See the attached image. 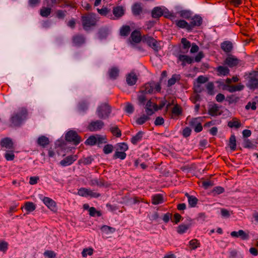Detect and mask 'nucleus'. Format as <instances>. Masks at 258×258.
<instances>
[{
	"instance_id": "obj_9",
	"label": "nucleus",
	"mask_w": 258,
	"mask_h": 258,
	"mask_svg": "<svg viewBox=\"0 0 258 258\" xmlns=\"http://www.w3.org/2000/svg\"><path fill=\"white\" fill-rule=\"evenodd\" d=\"M78 194L79 196L85 197L98 198L100 195L89 188L82 187L78 190Z\"/></svg>"
},
{
	"instance_id": "obj_53",
	"label": "nucleus",
	"mask_w": 258,
	"mask_h": 258,
	"mask_svg": "<svg viewBox=\"0 0 258 258\" xmlns=\"http://www.w3.org/2000/svg\"><path fill=\"white\" fill-rule=\"evenodd\" d=\"M124 111L128 114H132L134 111V107L131 103L127 102L125 104Z\"/></svg>"
},
{
	"instance_id": "obj_13",
	"label": "nucleus",
	"mask_w": 258,
	"mask_h": 258,
	"mask_svg": "<svg viewBox=\"0 0 258 258\" xmlns=\"http://www.w3.org/2000/svg\"><path fill=\"white\" fill-rule=\"evenodd\" d=\"M239 62V60L233 55H230L226 58L224 64L230 68L237 66Z\"/></svg>"
},
{
	"instance_id": "obj_5",
	"label": "nucleus",
	"mask_w": 258,
	"mask_h": 258,
	"mask_svg": "<svg viewBox=\"0 0 258 258\" xmlns=\"http://www.w3.org/2000/svg\"><path fill=\"white\" fill-rule=\"evenodd\" d=\"M142 90L146 93H155L160 91L161 86L159 83L152 82L146 84Z\"/></svg>"
},
{
	"instance_id": "obj_58",
	"label": "nucleus",
	"mask_w": 258,
	"mask_h": 258,
	"mask_svg": "<svg viewBox=\"0 0 258 258\" xmlns=\"http://www.w3.org/2000/svg\"><path fill=\"white\" fill-rule=\"evenodd\" d=\"M201 121V119L200 117L193 118L189 121V124L192 127H194Z\"/></svg>"
},
{
	"instance_id": "obj_23",
	"label": "nucleus",
	"mask_w": 258,
	"mask_h": 258,
	"mask_svg": "<svg viewBox=\"0 0 258 258\" xmlns=\"http://www.w3.org/2000/svg\"><path fill=\"white\" fill-rule=\"evenodd\" d=\"M73 42L76 46H80L85 42V38L82 35H76L73 37Z\"/></svg>"
},
{
	"instance_id": "obj_32",
	"label": "nucleus",
	"mask_w": 258,
	"mask_h": 258,
	"mask_svg": "<svg viewBox=\"0 0 258 258\" xmlns=\"http://www.w3.org/2000/svg\"><path fill=\"white\" fill-rule=\"evenodd\" d=\"M163 15V11L161 8L155 7L152 12V16L154 18H158Z\"/></svg>"
},
{
	"instance_id": "obj_41",
	"label": "nucleus",
	"mask_w": 258,
	"mask_h": 258,
	"mask_svg": "<svg viewBox=\"0 0 258 258\" xmlns=\"http://www.w3.org/2000/svg\"><path fill=\"white\" fill-rule=\"evenodd\" d=\"M97 135L95 136H91L88 138L85 141V144L86 145H89L91 146L97 144Z\"/></svg>"
},
{
	"instance_id": "obj_11",
	"label": "nucleus",
	"mask_w": 258,
	"mask_h": 258,
	"mask_svg": "<svg viewBox=\"0 0 258 258\" xmlns=\"http://www.w3.org/2000/svg\"><path fill=\"white\" fill-rule=\"evenodd\" d=\"M104 125V122L99 120L91 121L88 126V129L91 132L100 130Z\"/></svg>"
},
{
	"instance_id": "obj_62",
	"label": "nucleus",
	"mask_w": 258,
	"mask_h": 258,
	"mask_svg": "<svg viewBox=\"0 0 258 258\" xmlns=\"http://www.w3.org/2000/svg\"><path fill=\"white\" fill-rule=\"evenodd\" d=\"M93 160V158L91 156H89V157H87L86 158H84L82 159L80 161V162L83 163L84 164L88 165V164H91Z\"/></svg>"
},
{
	"instance_id": "obj_26",
	"label": "nucleus",
	"mask_w": 258,
	"mask_h": 258,
	"mask_svg": "<svg viewBox=\"0 0 258 258\" xmlns=\"http://www.w3.org/2000/svg\"><path fill=\"white\" fill-rule=\"evenodd\" d=\"M37 143L39 146L44 148L49 144V140L46 136H41L38 138Z\"/></svg>"
},
{
	"instance_id": "obj_29",
	"label": "nucleus",
	"mask_w": 258,
	"mask_h": 258,
	"mask_svg": "<svg viewBox=\"0 0 258 258\" xmlns=\"http://www.w3.org/2000/svg\"><path fill=\"white\" fill-rule=\"evenodd\" d=\"M142 7L141 5L136 3L132 7V12L135 16H139L142 13Z\"/></svg>"
},
{
	"instance_id": "obj_64",
	"label": "nucleus",
	"mask_w": 258,
	"mask_h": 258,
	"mask_svg": "<svg viewBox=\"0 0 258 258\" xmlns=\"http://www.w3.org/2000/svg\"><path fill=\"white\" fill-rule=\"evenodd\" d=\"M43 254L48 258H54L56 256V254L52 250H46Z\"/></svg>"
},
{
	"instance_id": "obj_22",
	"label": "nucleus",
	"mask_w": 258,
	"mask_h": 258,
	"mask_svg": "<svg viewBox=\"0 0 258 258\" xmlns=\"http://www.w3.org/2000/svg\"><path fill=\"white\" fill-rule=\"evenodd\" d=\"M178 58L182 62V65L183 66L186 64H191L193 62L192 58L186 55H179Z\"/></svg>"
},
{
	"instance_id": "obj_42",
	"label": "nucleus",
	"mask_w": 258,
	"mask_h": 258,
	"mask_svg": "<svg viewBox=\"0 0 258 258\" xmlns=\"http://www.w3.org/2000/svg\"><path fill=\"white\" fill-rule=\"evenodd\" d=\"M149 115L143 114L140 117L138 118L136 120V122L137 124L142 125L146 122L147 120L149 119Z\"/></svg>"
},
{
	"instance_id": "obj_15",
	"label": "nucleus",
	"mask_w": 258,
	"mask_h": 258,
	"mask_svg": "<svg viewBox=\"0 0 258 258\" xmlns=\"http://www.w3.org/2000/svg\"><path fill=\"white\" fill-rule=\"evenodd\" d=\"M146 112L148 115H151L154 113V110H157V105L151 100L148 101L146 107Z\"/></svg>"
},
{
	"instance_id": "obj_54",
	"label": "nucleus",
	"mask_w": 258,
	"mask_h": 258,
	"mask_svg": "<svg viewBox=\"0 0 258 258\" xmlns=\"http://www.w3.org/2000/svg\"><path fill=\"white\" fill-rule=\"evenodd\" d=\"M181 42L183 45V48L185 49H188L191 46L190 42L185 38H182Z\"/></svg>"
},
{
	"instance_id": "obj_6",
	"label": "nucleus",
	"mask_w": 258,
	"mask_h": 258,
	"mask_svg": "<svg viewBox=\"0 0 258 258\" xmlns=\"http://www.w3.org/2000/svg\"><path fill=\"white\" fill-rule=\"evenodd\" d=\"M142 41L146 42L151 47H152L155 51H158L160 49L158 42L153 38L148 35H144L142 37Z\"/></svg>"
},
{
	"instance_id": "obj_49",
	"label": "nucleus",
	"mask_w": 258,
	"mask_h": 258,
	"mask_svg": "<svg viewBox=\"0 0 258 258\" xmlns=\"http://www.w3.org/2000/svg\"><path fill=\"white\" fill-rule=\"evenodd\" d=\"M130 27L128 26H123L120 31V35L125 36L128 35L130 32Z\"/></svg>"
},
{
	"instance_id": "obj_34",
	"label": "nucleus",
	"mask_w": 258,
	"mask_h": 258,
	"mask_svg": "<svg viewBox=\"0 0 258 258\" xmlns=\"http://www.w3.org/2000/svg\"><path fill=\"white\" fill-rule=\"evenodd\" d=\"M185 196L188 199V202L189 205L191 207H195L198 203L197 198L194 196H190L187 193L185 194Z\"/></svg>"
},
{
	"instance_id": "obj_46",
	"label": "nucleus",
	"mask_w": 258,
	"mask_h": 258,
	"mask_svg": "<svg viewBox=\"0 0 258 258\" xmlns=\"http://www.w3.org/2000/svg\"><path fill=\"white\" fill-rule=\"evenodd\" d=\"M126 154L125 152L122 151H116L113 155L114 159H120L123 160L126 158Z\"/></svg>"
},
{
	"instance_id": "obj_4",
	"label": "nucleus",
	"mask_w": 258,
	"mask_h": 258,
	"mask_svg": "<svg viewBox=\"0 0 258 258\" xmlns=\"http://www.w3.org/2000/svg\"><path fill=\"white\" fill-rule=\"evenodd\" d=\"M110 112L111 108L107 103H103L99 106L96 111L98 117L102 119L108 117Z\"/></svg>"
},
{
	"instance_id": "obj_20",
	"label": "nucleus",
	"mask_w": 258,
	"mask_h": 258,
	"mask_svg": "<svg viewBox=\"0 0 258 258\" xmlns=\"http://www.w3.org/2000/svg\"><path fill=\"white\" fill-rule=\"evenodd\" d=\"M1 145L3 148L6 149H12L13 148V144L11 139L6 138L2 139L1 141Z\"/></svg>"
},
{
	"instance_id": "obj_36",
	"label": "nucleus",
	"mask_w": 258,
	"mask_h": 258,
	"mask_svg": "<svg viewBox=\"0 0 258 258\" xmlns=\"http://www.w3.org/2000/svg\"><path fill=\"white\" fill-rule=\"evenodd\" d=\"M143 133L142 132H138L135 136H134L132 139V143L135 145L137 144L139 142L141 141L143 137Z\"/></svg>"
},
{
	"instance_id": "obj_30",
	"label": "nucleus",
	"mask_w": 258,
	"mask_h": 258,
	"mask_svg": "<svg viewBox=\"0 0 258 258\" xmlns=\"http://www.w3.org/2000/svg\"><path fill=\"white\" fill-rule=\"evenodd\" d=\"M182 108L181 107L179 106L178 104H176L174 105V106L173 107L171 112H172V117H175V116H178L182 113Z\"/></svg>"
},
{
	"instance_id": "obj_12",
	"label": "nucleus",
	"mask_w": 258,
	"mask_h": 258,
	"mask_svg": "<svg viewBox=\"0 0 258 258\" xmlns=\"http://www.w3.org/2000/svg\"><path fill=\"white\" fill-rule=\"evenodd\" d=\"M189 25L191 28V31L194 28L200 26L203 22V19L199 15H196L193 17H191Z\"/></svg>"
},
{
	"instance_id": "obj_52",
	"label": "nucleus",
	"mask_w": 258,
	"mask_h": 258,
	"mask_svg": "<svg viewBox=\"0 0 258 258\" xmlns=\"http://www.w3.org/2000/svg\"><path fill=\"white\" fill-rule=\"evenodd\" d=\"M93 249L91 247L84 248L82 252V256L85 257L88 255H92L93 253Z\"/></svg>"
},
{
	"instance_id": "obj_55",
	"label": "nucleus",
	"mask_w": 258,
	"mask_h": 258,
	"mask_svg": "<svg viewBox=\"0 0 258 258\" xmlns=\"http://www.w3.org/2000/svg\"><path fill=\"white\" fill-rule=\"evenodd\" d=\"M113 150V147L112 145L107 144L103 148V152L105 154H108L111 153Z\"/></svg>"
},
{
	"instance_id": "obj_56",
	"label": "nucleus",
	"mask_w": 258,
	"mask_h": 258,
	"mask_svg": "<svg viewBox=\"0 0 258 258\" xmlns=\"http://www.w3.org/2000/svg\"><path fill=\"white\" fill-rule=\"evenodd\" d=\"M118 149L122 152H125L128 149V145L125 143H120L117 145Z\"/></svg>"
},
{
	"instance_id": "obj_38",
	"label": "nucleus",
	"mask_w": 258,
	"mask_h": 258,
	"mask_svg": "<svg viewBox=\"0 0 258 258\" xmlns=\"http://www.w3.org/2000/svg\"><path fill=\"white\" fill-rule=\"evenodd\" d=\"M229 148L231 150L234 151L236 149V138L235 136L232 135L231 136L229 139Z\"/></svg>"
},
{
	"instance_id": "obj_48",
	"label": "nucleus",
	"mask_w": 258,
	"mask_h": 258,
	"mask_svg": "<svg viewBox=\"0 0 258 258\" xmlns=\"http://www.w3.org/2000/svg\"><path fill=\"white\" fill-rule=\"evenodd\" d=\"M145 94L146 93L143 92V90H142L141 92L138 95V100L141 104L144 105L145 103L147 100Z\"/></svg>"
},
{
	"instance_id": "obj_16",
	"label": "nucleus",
	"mask_w": 258,
	"mask_h": 258,
	"mask_svg": "<svg viewBox=\"0 0 258 258\" xmlns=\"http://www.w3.org/2000/svg\"><path fill=\"white\" fill-rule=\"evenodd\" d=\"M230 235L233 237H240L242 240H247L249 238V235L242 230H239L238 231H232Z\"/></svg>"
},
{
	"instance_id": "obj_10",
	"label": "nucleus",
	"mask_w": 258,
	"mask_h": 258,
	"mask_svg": "<svg viewBox=\"0 0 258 258\" xmlns=\"http://www.w3.org/2000/svg\"><path fill=\"white\" fill-rule=\"evenodd\" d=\"M43 204L51 211L55 212L57 210L56 202L51 198L41 196L40 198Z\"/></svg>"
},
{
	"instance_id": "obj_17",
	"label": "nucleus",
	"mask_w": 258,
	"mask_h": 258,
	"mask_svg": "<svg viewBox=\"0 0 258 258\" xmlns=\"http://www.w3.org/2000/svg\"><path fill=\"white\" fill-rule=\"evenodd\" d=\"M176 26L181 29H185L187 31H191V28L186 21L184 20H177L175 21Z\"/></svg>"
},
{
	"instance_id": "obj_28",
	"label": "nucleus",
	"mask_w": 258,
	"mask_h": 258,
	"mask_svg": "<svg viewBox=\"0 0 258 258\" xmlns=\"http://www.w3.org/2000/svg\"><path fill=\"white\" fill-rule=\"evenodd\" d=\"M241 125L240 121L236 118H233L231 120L228 122V126L230 128H238Z\"/></svg>"
},
{
	"instance_id": "obj_31",
	"label": "nucleus",
	"mask_w": 258,
	"mask_h": 258,
	"mask_svg": "<svg viewBox=\"0 0 258 258\" xmlns=\"http://www.w3.org/2000/svg\"><path fill=\"white\" fill-rule=\"evenodd\" d=\"M23 207L27 212L30 213L35 210L36 205L32 202H26Z\"/></svg>"
},
{
	"instance_id": "obj_45",
	"label": "nucleus",
	"mask_w": 258,
	"mask_h": 258,
	"mask_svg": "<svg viewBox=\"0 0 258 258\" xmlns=\"http://www.w3.org/2000/svg\"><path fill=\"white\" fill-rule=\"evenodd\" d=\"M189 246L191 249H196L198 247H200V243L197 239H194L189 242Z\"/></svg>"
},
{
	"instance_id": "obj_43",
	"label": "nucleus",
	"mask_w": 258,
	"mask_h": 258,
	"mask_svg": "<svg viewBox=\"0 0 258 258\" xmlns=\"http://www.w3.org/2000/svg\"><path fill=\"white\" fill-rule=\"evenodd\" d=\"M51 11L50 8L42 7L40 10V15L43 17H47L50 14Z\"/></svg>"
},
{
	"instance_id": "obj_3",
	"label": "nucleus",
	"mask_w": 258,
	"mask_h": 258,
	"mask_svg": "<svg viewBox=\"0 0 258 258\" xmlns=\"http://www.w3.org/2000/svg\"><path fill=\"white\" fill-rule=\"evenodd\" d=\"M82 24L85 30H88L91 26L96 24V19L95 15L93 14H89L82 17Z\"/></svg>"
},
{
	"instance_id": "obj_24",
	"label": "nucleus",
	"mask_w": 258,
	"mask_h": 258,
	"mask_svg": "<svg viewBox=\"0 0 258 258\" xmlns=\"http://www.w3.org/2000/svg\"><path fill=\"white\" fill-rule=\"evenodd\" d=\"M131 38L132 42L136 43H139L141 40H142V37H141L140 32L136 30L132 33Z\"/></svg>"
},
{
	"instance_id": "obj_2",
	"label": "nucleus",
	"mask_w": 258,
	"mask_h": 258,
	"mask_svg": "<svg viewBox=\"0 0 258 258\" xmlns=\"http://www.w3.org/2000/svg\"><path fill=\"white\" fill-rule=\"evenodd\" d=\"M28 116V111L26 108L19 107L14 112L11 118V125L19 126L22 122L26 120Z\"/></svg>"
},
{
	"instance_id": "obj_37",
	"label": "nucleus",
	"mask_w": 258,
	"mask_h": 258,
	"mask_svg": "<svg viewBox=\"0 0 258 258\" xmlns=\"http://www.w3.org/2000/svg\"><path fill=\"white\" fill-rule=\"evenodd\" d=\"M189 228V224H182L178 226L177 228V232L179 234H183L186 232L188 229Z\"/></svg>"
},
{
	"instance_id": "obj_60",
	"label": "nucleus",
	"mask_w": 258,
	"mask_h": 258,
	"mask_svg": "<svg viewBox=\"0 0 258 258\" xmlns=\"http://www.w3.org/2000/svg\"><path fill=\"white\" fill-rule=\"evenodd\" d=\"M8 248V243L4 241H0V251L6 252Z\"/></svg>"
},
{
	"instance_id": "obj_18",
	"label": "nucleus",
	"mask_w": 258,
	"mask_h": 258,
	"mask_svg": "<svg viewBox=\"0 0 258 258\" xmlns=\"http://www.w3.org/2000/svg\"><path fill=\"white\" fill-rule=\"evenodd\" d=\"M224 89L227 90L229 92H234L236 91H241L244 88V86L241 85H225L224 86Z\"/></svg>"
},
{
	"instance_id": "obj_7",
	"label": "nucleus",
	"mask_w": 258,
	"mask_h": 258,
	"mask_svg": "<svg viewBox=\"0 0 258 258\" xmlns=\"http://www.w3.org/2000/svg\"><path fill=\"white\" fill-rule=\"evenodd\" d=\"M66 140L75 145L79 144L81 141V138L77 133L74 131H70L66 134Z\"/></svg>"
},
{
	"instance_id": "obj_21",
	"label": "nucleus",
	"mask_w": 258,
	"mask_h": 258,
	"mask_svg": "<svg viewBox=\"0 0 258 258\" xmlns=\"http://www.w3.org/2000/svg\"><path fill=\"white\" fill-rule=\"evenodd\" d=\"M216 72H217V75L219 76H227L230 72L229 69L225 66H219L215 69Z\"/></svg>"
},
{
	"instance_id": "obj_59",
	"label": "nucleus",
	"mask_w": 258,
	"mask_h": 258,
	"mask_svg": "<svg viewBox=\"0 0 258 258\" xmlns=\"http://www.w3.org/2000/svg\"><path fill=\"white\" fill-rule=\"evenodd\" d=\"M221 214L222 217L224 218H228L232 214V212H230L225 209H221Z\"/></svg>"
},
{
	"instance_id": "obj_47",
	"label": "nucleus",
	"mask_w": 258,
	"mask_h": 258,
	"mask_svg": "<svg viewBox=\"0 0 258 258\" xmlns=\"http://www.w3.org/2000/svg\"><path fill=\"white\" fill-rule=\"evenodd\" d=\"M180 77L179 75H173L172 77L169 79L168 81V86H171L175 84L177 81L179 80Z\"/></svg>"
},
{
	"instance_id": "obj_19",
	"label": "nucleus",
	"mask_w": 258,
	"mask_h": 258,
	"mask_svg": "<svg viewBox=\"0 0 258 258\" xmlns=\"http://www.w3.org/2000/svg\"><path fill=\"white\" fill-rule=\"evenodd\" d=\"M137 80L138 78L137 75L133 72L128 74L126 77V82L130 86L135 85L136 83Z\"/></svg>"
},
{
	"instance_id": "obj_44",
	"label": "nucleus",
	"mask_w": 258,
	"mask_h": 258,
	"mask_svg": "<svg viewBox=\"0 0 258 258\" xmlns=\"http://www.w3.org/2000/svg\"><path fill=\"white\" fill-rule=\"evenodd\" d=\"M113 13L115 16L120 17L123 15V9L121 7H117L114 8Z\"/></svg>"
},
{
	"instance_id": "obj_1",
	"label": "nucleus",
	"mask_w": 258,
	"mask_h": 258,
	"mask_svg": "<svg viewBox=\"0 0 258 258\" xmlns=\"http://www.w3.org/2000/svg\"><path fill=\"white\" fill-rule=\"evenodd\" d=\"M28 116V111L26 108L19 107L14 112L11 118V125L19 126L22 122L26 120Z\"/></svg>"
},
{
	"instance_id": "obj_40",
	"label": "nucleus",
	"mask_w": 258,
	"mask_h": 258,
	"mask_svg": "<svg viewBox=\"0 0 258 258\" xmlns=\"http://www.w3.org/2000/svg\"><path fill=\"white\" fill-rule=\"evenodd\" d=\"M209 114L212 116H217L219 114V108L216 105L212 106L209 110Z\"/></svg>"
},
{
	"instance_id": "obj_51",
	"label": "nucleus",
	"mask_w": 258,
	"mask_h": 258,
	"mask_svg": "<svg viewBox=\"0 0 258 258\" xmlns=\"http://www.w3.org/2000/svg\"><path fill=\"white\" fill-rule=\"evenodd\" d=\"M89 215L92 217H100L101 213L100 211H97L94 207H91L89 209Z\"/></svg>"
},
{
	"instance_id": "obj_35",
	"label": "nucleus",
	"mask_w": 258,
	"mask_h": 258,
	"mask_svg": "<svg viewBox=\"0 0 258 258\" xmlns=\"http://www.w3.org/2000/svg\"><path fill=\"white\" fill-rule=\"evenodd\" d=\"M119 74V70L117 68H112L109 71V77L112 79H115Z\"/></svg>"
},
{
	"instance_id": "obj_39",
	"label": "nucleus",
	"mask_w": 258,
	"mask_h": 258,
	"mask_svg": "<svg viewBox=\"0 0 258 258\" xmlns=\"http://www.w3.org/2000/svg\"><path fill=\"white\" fill-rule=\"evenodd\" d=\"M111 133L116 137H120L121 136V131L118 128L117 126L113 125L110 128Z\"/></svg>"
},
{
	"instance_id": "obj_63",
	"label": "nucleus",
	"mask_w": 258,
	"mask_h": 258,
	"mask_svg": "<svg viewBox=\"0 0 258 258\" xmlns=\"http://www.w3.org/2000/svg\"><path fill=\"white\" fill-rule=\"evenodd\" d=\"M206 87H207L208 93L210 95H213L214 93V87L213 84L211 82L209 83L207 85Z\"/></svg>"
},
{
	"instance_id": "obj_27",
	"label": "nucleus",
	"mask_w": 258,
	"mask_h": 258,
	"mask_svg": "<svg viewBox=\"0 0 258 258\" xmlns=\"http://www.w3.org/2000/svg\"><path fill=\"white\" fill-rule=\"evenodd\" d=\"M222 49L225 52H230L232 49V43L228 41H225L221 44Z\"/></svg>"
},
{
	"instance_id": "obj_33",
	"label": "nucleus",
	"mask_w": 258,
	"mask_h": 258,
	"mask_svg": "<svg viewBox=\"0 0 258 258\" xmlns=\"http://www.w3.org/2000/svg\"><path fill=\"white\" fill-rule=\"evenodd\" d=\"M178 13L180 17L187 20H189L192 15L191 12L188 10H181Z\"/></svg>"
},
{
	"instance_id": "obj_61",
	"label": "nucleus",
	"mask_w": 258,
	"mask_h": 258,
	"mask_svg": "<svg viewBox=\"0 0 258 258\" xmlns=\"http://www.w3.org/2000/svg\"><path fill=\"white\" fill-rule=\"evenodd\" d=\"M239 100V97L235 95H231L227 97V100L230 104L237 102Z\"/></svg>"
},
{
	"instance_id": "obj_8",
	"label": "nucleus",
	"mask_w": 258,
	"mask_h": 258,
	"mask_svg": "<svg viewBox=\"0 0 258 258\" xmlns=\"http://www.w3.org/2000/svg\"><path fill=\"white\" fill-rule=\"evenodd\" d=\"M247 87L250 89L258 88V73L250 74L248 76Z\"/></svg>"
},
{
	"instance_id": "obj_50",
	"label": "nucleus",
	"mask_w": 258,
	"mask_h": 258,
	"mask_svg": "<svg viewBox=\"0 0 258 258\" xmlns=\"http://www.w3.org/2000/svg\"><path fill=\"white\" fill-rule=\"evenodd\" d=\"M101 229L103 232L106 234L112 233L115 231L114 228L106 225L103 226Z\"/></svg>"
},
{
	"instance_id": "obj_14",
	"label": "nucleus",
	"mask_w": 258,
	"mask_h": 258,
	"mask_svg": "<svg viewBox=\"0 0 258 258\" xmlns=\"http://www.w3.org/2000/svg\"><path fill=\"white\" fill-rule=\"evenodd\" d=\"M78 156L76 155H70L60 161V164L62 166H67L72 164L77 160Z\"/></svg>"
},
{
	"instance_id": "obj_25",
	"label": "nucleus",
	"mask_w": 258,
	"mask_h": 258,
	"mask_svg": "<svg viewBox=\"0 0 258 258\" xmlns=\"http://www.w3.org/2000/svg\"><path fill=\"white\" fill-rule=\"evenodd\" d=\"M163 202V197L161 194H156L152 197V203L154 205L162 204Z\"/></svg>"
},
{
	"instance_id": "obj_57",
	"label": "nucleus",
	"mask_w": 258,
	"mask_h": 258,
	"mask_svg": "<svg viewBox=\"0 0 258 258\" xmlns=\"http://www.w3.org/2000/svg\"><path fill=\"white\" fill-rule=\"evenodd\" d=\"M97 144L100 145L107 142L105 137L99 135H97Z\"/></svg>"
}]
</instances>
